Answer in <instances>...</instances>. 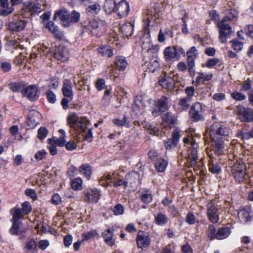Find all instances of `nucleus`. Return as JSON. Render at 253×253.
I'll use <instances>...</instances> for the list:
<instances>
[{"mask_svg": "<svg viewBox=\"0 0 253 253\" xmlns=\"http://www.w3.org/2000/svg\"><path fill=\"white\" fill-rule=\"evenodd\" d=\"M124 36L128 37L131 36L133 30V24L130 22H126L120 28Z\"/></svg>", "mask_w": 253, "mask_h": 253, "instance_id": "nucleus-29", "label": "nucleus"}, {"mask_svg": "<svg viewBox=\"0 0 253 253\" xmlns=\"http://www.w3.org/2000/svg\"><path fill=\"white\" fill-rule=\"evenodd\" d=\"M155 105L160 111H166L168 108V98L163 96L155 101Z\"/></svg>", "mask_w": 253, "mask_h": 253, "instance_id": "nucleus-28", "label": "nucleus"}, {"mask_svg": "<svg viewBox=\"0 0 253 253\" xmlns=\"http://www.w3.org/2000/svg\"><path fill=\"white\" fill-rule=\"evenodd\" d=\"M238 217L241 221L247 222L251 220V214L249 209H243L238 212Z\"/></svg>", "mask_w": 253, "mask_h": 253, "instance_id": "nucleus-33", "label": "nucleus"}, {"mask_svg": "<svg viewBox=\"0 0 253 253\" xmlns=\"http://www.w3.org/2000/svg\"><path fill=\"white\" fill-rule=\"evenodd\" d=\"M80 14L79 12L74 11L69 15V19L73 23H77L79 21Z\"/></svg>", "mask_w": 253, "mask_h": 253, "instance_id": "nucleus-59", "label": "nucleus"}, {"mask_svg": "<svg viewBox=\"0 0 253 253\" xmlns=\"http://www.w3.org/2000/svg\"><path fill=\"white\" fill-rule=\"evenodd\" d=\"M219 62V59L217 58L209 59L206 63V67L209 68H212Z\"/></svg>", "mask_w": 253, "mask_h": 253, "instance_id": "nucleus-60", "label": "nucleus"}, {"mask_svg": "<svg viewBox=\"0 0 253 253\" xmlns=\"http://www.w3.org/2000/svg\"><path fill=\"white\" fill-rule=\"evenodd\" d=\"M84 201L90 204L96 203L100 198V192L96 188L88 189L84 192Z\"/></svg>", "mask_w": 253, "mask_h": 253, "instance_id": "nucleus-11", "label": "nucleus"}, {"mask_svg": "<svg viewBox=\"0 0 253 253\" xmlns=\"http://www.w3.org/2000/svg\"><path fill=\"white\" fill-rule=\"evenodd\" d=\"M12 222V226L9 229L10 233L12 235H17L18 234L19 231V225H20V221H11Z\"/></svg>", "mask_w": 253, "mask_h": 253, "instance_id": "nucleus-47", "label": "nucleus"}, {"mask_svg": "<svg viewBox=\"0 0 253 253\" xmlns=\"http://www.w3.org/2000/svg\"><path fill=\"white\" fill-rule=\"evenodd\" d=\"M238 136L243 140H247L253 138V133L251 130L247 132H244L243 131L240 130L238 132Z\"/></svg>", "mask_w": 253, "mask_h": 253, "instance_id": "nucleus-48", "label": "nucleus"}, {"mask_svg": "<svg viewBox=\"0 0 253 253\" xmlns=\"http://www.w3.org/2000/svg\"><path fill=\"white\" fill-rule=\"evenodd\" d=\"M118 0H105L103 9L107 14H110L115 11L117 1Z\"/></svg>", "mask_w": 253, "mask_h": 253, "instance_id": "nucleus-24", "label": "nucleus"}, {"mask_svg": "<svg viewBox=\"0 0 253 253\" xmlns=\"http://www.w3.org/2000/svg\"><path fill=\"white\" fill-rule=\"evenodd\" d=\"M87 27L92 35L99 36L105 31L106 23L102 19L95 18L90 21Z\"/></svg>", "mask_w": 253, "mask_h": 253, "instance_id": "nucleus-5", "label": "nucleus"}, {"mask_svg": "<svg viewBox=\"0 0 253 253\" xmlns=\"http://www.w3.org/2000/svg\"><path fill=\"white\" fill-rule=\"evenodd\" d=\"M141 200L145 204L150 203L152 201V195L151 192L146 190L141 196Z\"/></svg>", "mask_w": 253, "mask_h": 253, "instance_id": "nucleus-45", "label": "nucleus"}, {"mask_svg": "<svg viewBox=\"0 0 253 253\" xmlns=\"http://www.w3.org/2000/svg\"><path fill=\"white\" fill-rule=\"evenodd\" d=\"M145 104L141 95H137L132 106V112L135 116H139L144 112Z\"/></svg>", "mask_w": 253, "mask_h": 253, "instance_id": "nucleus-12", "label": "nucleus"}, {"mask_svg": "<svg viewBox=\"0 0 253 253\" xmlns=\"http://www.w3.org/2000/svg\"><path fill=\"white\" fill-rule=\"evenodd\" d=\"M114 63L116 68L120 71H124L128 65L126 57L122 56L116 57Z\"/></svg>", "mask_w": 253, "mask_h": 253, "instance_id": "nucleus-26", "label": "nucleus"}, {"mask_svg": "<svg viewBox=\"0 0 253 253\" xmlns=\"http://www.w3.org/2000/svg\"><path fill=\"white\" fill-rule=\"evenodd\" d=\"M26 84L24 82H13L9 84L10 89L13 92H21L25 89Z\"/></svg>", "mask_w": 253, "mask_h": 253, "instance_id": "nucleus-31", "label": "nucleus"}, {"mask_svg": "<svg viewBox=\"0 0 253 253\" xmlns=\"http://www.w3.org/2000/svg\"><path fill=\"white\" fill-rule=\"evenodd\" d=\"M21 211L24 214H29L32 211V207L28 202H24L21 204Z\"/></svg>", "mask_w": 253, "mask_h": 253, "instance_id": "nucleus-52", "label": "nucleus"}, {"mask_svg": "<svg viewBox=\"0 0 253 253\" xmlns=\"http://www.w3.org/2000/svg\"><path fill=\"white\" fill-rule=\"evenodd\" d=\"M54 55L56 59L61 62H65L69 59L68 50L62 45L57 46L55 48Z\"/></svg>", "mask_w": 253, "mask_h": 253, "instance_id": "nucleus-18", "label": "nucleus"}, {"mask_svg": "<svg viewBox=\"0 0 253 253\" xmlns=\"http://www.w3.org/2000/svg\"><path fill=\"white\" fill-rule=\"evenodd\" d=\"M42 115L37 111L31 110L27 117V124L31 128H34L40 123Z\"/></svg>", "mask_w": 253, "mask_h": 253, "instance_id": "nucleus-15", "label": "nucleus"}, {"mask_svg": "<svg viewBox=\"0 0 253 253\" xmlns=\"http://www.w3.org/2000/svg\"><path fill=\"white\" fill-rule=\"evenodd\" d=\"M48 133V130L46 127H41L38 130V137L42 140L47 136Z\"/></svg>", "mask_w": 253, "mask_h": 253, "instance_id": "nucleus-51", "label": "nucleus"}, {"mask_svg": "<svg viewBox=\"0 0 253 253\" xmlns=\"http://www.w3.org/2000/svg\"><path fill=\"white\" fill-rule=\"evenodd\" d=\"M212 78V74H206L204 73H198L196 78L195 83L197 85L204 84L206 82L210 81Z\"/></svg>", "mask_w": 253, "mask_h": 253, "instance_id": "nucleus-27", "label": "nucleus"}, {"mask_svg": "<svg viewBox=\"0 0 253 253\" xmlns=\"http://www.w3.org/2000/svg\"><path fill=\"white\" fill-rule=\"evenodd\" d=\"M163 125L164 127L171 128L175 122V118L170 113H167L162 116Z\"/></svg>", "mask_w": 253, "mask_h": 253, "instance_id": "nucleus-22", "label": "nucleus"}, {"mask_svg": "<svg viewBox=\"0 0 253 253\" xmlns=\"http://www.w3.org/2000/svg\"><path fill=\"white\" fill-rule=\"evenodd\" d=\"M159 84L164 88L169 90H172L175 86L173 78L166 73L164 74L159 80Z\"/></svg>", "mask_w": 253, "mask_h": 253, "instance_id": "nucleus-17", "label": "nucleus"}, {"mask_svg": "<svg viewBox=\"0 0 253 253\" xmlns=\"http://www.w3.org/2000/svg\"><path fill=\"white\" fill-rule=\"evenodd\" d=\"M79 171L81 174L84 175L87 179H89L92 171L90 167L87 164L80 166Z\"/></svg>", "mask_w": 253, "mask_h": 253, "instance_id": "nucleus-36", "label": "nucleus"}, {"mask_svg": "<svg viewBox=\"0 0 253 253\" xmlns=\"http://www.w3.org/2000/svg\"><path fill=\"white\" fill-rule=\"evenodd\" d=\"M232 43V47L234 50L240 51L243 48V42H239L238 40H233L231 41Z\"/></svg>", "mask_w": 253, "mask_h": 253, "instance_id": "nucleus-58", "label": "nucleus"}, {"mask_svg": "<svg viewBox=\"0 0 253 253\" xmlns=\"http://www.w3.org/2000/svg\"><path fill=\"white\" fill-rule=\"evenodd\" d=\"M112 179V176L110 173L104 174L100 179L99 183L104 187H107L109 185V180Z\"/></svg>", "mask_w": 253, "mask_h": 253, "instance_id": "nucleus-43", "label": "nucleus"}, {"mask_svg": "<svg viewBox=\"0 0 253 253\" xmlns=\"http://www.w3.org/2000/svg\"><path fill=\"white\" fill-rule=\"evenodd\" d=\"M221 207L215 201H211L207 205V215L208 219L213 223H216L219 220Z\"/></svg>", "mask_w": 253, "mask_h": 253, "instance_id": "nucleus-4", "label": "nucleus"}, {"mask_svg": "<svg viewBox=\"0 0 253 253\" xmlns=\"http://www.w3.org/2000/svg\"><path fill=\"white\" fill-rule=\"evenodd\" d=\"M67 121L70 127L78 131H85L89 123V121L85 118L79 116L75 113H71L68 115Z\"/></svg>", "mask_w": 253, "mask_h": 253, "instance_id": "nucleus-2", "label": "nucleus"}, {"mask_svg": "<svg viewBox=\"0 0 253 253\" xmlns=\"http://www.w3.org/2000/svg\"><path fill=\"white\" fill-rule=\"evenodd\" d=\"M22 95L31 101L37 100L39 96L37 86L35 85H26L25 89L23 90Z\"/></svg>", "mask_w": 253, "mask_h": 253, "instance_id": "nucleus-13", "label": "nucleus"}, {"mask_svg": "<svg viewBox=\"0 0 253 253\" xmlns=\"http://www.w3.org/2000/svg\"><path fill=\"white\" fill-rule=\"evenodd\" d=\"M49 242L47 240H42L39 242L38 247L40 249L45 250L49 247Z\"/></svg>", "mask_w": 253, "mask_h": 253, "instance_id": "nucleus-63", "label": "nucleus"}, {"mask_svg": "<svg viewBox=\"0 0 253 253\" xmlns=\"http://www.w3.org/2000/svg\"><path fill=\"white\" fill-rule=\"evenodd\" d=\"M185 221L190 225L194 224L196 222V218L193 212H188L186 217Z\"/></svg>", "mask_w": 253, "mask_h": 253, "instance_id": "nucleus-54", "label": "nucleus"}, {"mask_svg": "<svg viewBox=\"0 0 253 253\" xmlns=\"http://www.w3.org/2000/svg\"><path fill=\"white\" fill-rule=\"evenodd\" d=\"M10 213L12 215L11 221H19V220L22 219L24 217L23 213L21 211L20 208L18 207H15L10 210Z\"/></svg>", "mask_w": 253, "mask_h": 253, "instance_id": "nucleus-30", "label": "nucleus"}, {"mask_svg": "<svg viewBox=\"0 0 253 253\" xmlns=\"http://www.w3.org/2000/svg\"><path fill=\"white\" fill-rule=\"evenodd\" d=\"M65 141L66 138L64 137H60L59 138L53 137L48 139V142H53L55 145L59 147L63 146L65 145Z\"/></svg>", "mask_w": 253, "mask_h": 253, "instance_id": "nucleus-46", "label": "nucleus"}, {"mask_svg": "<svg viewBox=\"0 0 253 253\" xmlns=\"http://www.w3.org/2000/svg\"><path fill=\"white\" fill-rule=\"evenodd\" d=\"M129 11V3L126 0H122L117 4L115 12L117 13L118 16L120 18L126 16Z\"/></svg>", "mask_w": 253, "mask_h": 253, "instance_id": "nucleus-16", "label": "nucleus"}, {"mask_svg": "<svg viewBox=\"0 0 253 253\" xmlns=\"http://www.w3.org/2000/svg\"><path fill=\"white\" fill-rule=\"evenodd\" d=\"M252 81L248 78L244 81L241 85V90L246 91L249 90L251 88Z\"/></svg>", "mask_w": 253, "mask_h": 253, "instance_id": "nucleus-57", "label": "nucleus"}, {"mask_svg": "<svg viewBox=\"0 0 253 253\" xmlns=\"http://www.w3.org/2000/svg\"><path fill=\"white\" fill-rule=\"evenodd\" d=\"M59 18L62 23L64 27H67L69 25V22L68 19H69V15L68 13L66 11L60 10L56 12L54 16V19Z\"/></svg>", "mask_w": 253, "mask_h": 253, "instance_id": "nucleus-25", "label": "nucleus"}, {"mask_svg": "<svg viewBox=\"0 0 253 253\" xmlns=\"http://www.w3.org/2000/svg\"><path fill=\"white\" fill-rule=\"evenodd\" d=\"M136 240L137 247L143 250L148 249L151 245L149 235L144 231H138Z\"/></svg>", "mask_w": 253, "mask_h": 253, "instance_id": "nucleus-10", "label": "nucleus"}, {"mask_svg": "<svg viewBox=\"0 0 253 253\" xmlns=\"http://www.w3.org/2000/svg\"><path fill=\"white\" fill-rule=\"evenodd\" d=\"M8 5V0H0V15L6 16L13 12V8Z\"/></svg>", "mask_w": 253, "mask_h": 253, "instance_id": "nucleus-23", "label": "nucleus"}, {"mask_svg": "<svg viewBox=\"0 0 253 253\" xmlns=\"http://www.w3.org/2000/svg\"><path fill=\"white\" fill-rule=\"evenodd\" d=\"M164 56L166 60L173 59L178 60L179 55L176 50V46H169L164 50Z\"/></svg>", "mask_w": 253, "mask_h": 253, "instance_id": "nucleus-20", "label": "nucleus"}, {"mask_svg": "<svg viewBox=\"0 0 253 253\" xmlns=\"http://www.w3.org/2000/svg\"><path fill=\"white\" fill-rule=\"evenodd\" d=\"M159 62L157 60H154L149 63L148 68L151 72H154L159 68Z\"/></svg>", "mask_w": 253, "mask_h": 253, "instance_id": "nucleus-62", "label": "nucleus"}, {"mask_svg": "<svg viewBox=\"0 0 253 253\" xmlns=\"http://www.w3.org/2000/svg\"><path fill=\"white\" fill-rule=\"evenodd\" d=\"M25 195L30 197L33 200H36L37 199V195L35 190L28 188L25 191Z\"/></svg>", "mask_w": 253, "mask_h": 253, "instance_id": "nucleus-56", "label": "nucleus"}, {"mask_svg": "<svg viewBox=\"0 0 253 253\" xmlns=\"http://www.w3.org/2000/svg\"><path fill=\"white\" fill-rule=\"evenodd\" d=\"M211 139V151L216 155L223 152V139L229 134V129L219 122L213 123L207 129Z\"/></svg>", "mask_w": 253, "mask_h": 253, "instance_id": "nucleus-1", "label": "nucleus"}, {"mask_svg": "<svg viewBox=\"0 0 253 253\" xmlns=\"http://www.w3.org/2000/svg\"><path fill=\"white\" fill-rule=\"evenodd\" d=\"M168 165V162L167 160L162 158H158L155 164V166L158 171L163 172L166 169Z\"/></svg>", "mask_w": 253, "mask_h": 253, "instance_id": "nucleus-32", "label": "nucleus"}, {"mask_svg": "<svg viewBox=\"0 0 253 253\" xmlns=\"http://www.w3.org/2000/svg\"><path fill=\"white\" fill-rule=\"evenodd\" d=\"M100 10V6L99 4L94 3L89 6L86 8L87 12L91 15L97 14Z\"/></svg>", "mask_w": 253, "mask_h": 253, "instance_id": "nucleus-44", "label": "nucleus"}, {"mask_svg": "<svg viewBox=\"0 0 253 253\" xmlns=\"http://www.w3.org/2000/svg\"><path fill=\"white\" fill-rule=\"evenodd\" d=\"M113 231L114 230L113 229H108L103 233V237L104 240L106 244L109 246H113L114 243V241L112 238Z\"/></svg>", "mask_w": 253, "mask_h": 253, "instance_id": "nucleus-34", "label": "nucleus"}, {"mask_svg": "<svg viewBox=\"0 0 253 253\" xmlns=\"http://www.w3.org/2000/svg\"><path fill=\"white\" fill-rule=\"evenodd\" d=\"M204 112L202 104L200 102H196L191 106L189 115L193 121L198 122L204 120Z\"/></svg>", "mask_w": 253, "mask_h": 253, "instance_id": "nucleus-8", "label": "nucleus"}, {"mask_svg": "<svg viewBox=\"0 0 253 253\" xmlns=\"http://www.w3.org/2000/svg\"><path fill=\"white\" fill-rule=\"evenodd\" d=\"M232 97L237 101H242L246 99L245 95L238 91H234L231 94Z\"/></svg>", "mask_w": 253, "mask_h": 253, "instance_id": "nucleus-55", "label": "nucleus"}, {"mask_svg": "<svg viewBox=\"0 0 253 253\" xmlns=\"http://www.w3.org/2000/svg\"><path fill=\"white\" fill-rule=\"evenodd\" d=\"M98 236L97 231L93 229L82 234V241H86L91 238L98 237Z\"/></svg>", "mask_w": 253, "mask_h": 253, "instance_id": "nucleus-41", "label": "nucleus"}, {"mask_svg": "<svg viewBox=\"0 0 253 253\" xmlns=\"http://www.w3.org/2000/svg\"><path fill=\"white\" fill-rule=\"evenodd\" d=\"M238 14L239 13L236 10L231 9L228 15L222 19H225V21L228 22L234 18H236L238 16Z\"/></svg>", "mask_w": 253, "mask_h": 253, "instance_id": "nucleus-49", "label": "nucleus"}, {"mask_svg": "<svg viewBox=\"0 0 253 253\" xmlns=\"http://www.w3.org/2000/svg\"><path fill=\"white\" fill-rule=\"evenodd\" d=\"M231 233V230L228 227H220L216 230L213 225L210 224L207 231V236L208 238L211 240L215 239L220 240L228 237Z\"/></svg>", "mask_w": 253, "mask_h": 253, "instance_id": "nucleus-3", "label": "nucleus"}, {"mask_svg": "<svg viewBox=\"0 0 253 253\" xmlns=\"http://www.w3.org/2000/svg\"><path fill=\"white\" fill-rule=\"evenodd\" d=\"M187 57L195 58L198 54V51L195 46H192L186 52Z\"/></svg>", "mask_w": 253, "mask_h": 253, "instance_id": "nucleus-61", "label": "nucleus"}, {"mask_svg": "<svg viewBox=\"0 0 253 253\" xmlns=\"http://www.w3.org/2000/svg\"><path fill=\"white\" fill-rule=\"evenodd\" d=\"M37 244L34 239H31L28 241L24 248L26 252H33L37 250Z\"/></svg>", "mask_w": 253, "mask_h": 253, "instance_id": "nucleus-40", "label": "nucleus"}, {"mask_svg": "<svg viewBox=\"0 0 253 253\" xmlns=\"http://www.w3.org/2000/svg\"><path fill=\"white\" fill-rule=\"evenodd\" d=\"M235 112L241 122H251L253 121V111L250 108L239 105L237 107Z\"/></svg>", "mask_w": 253, "mask_h": 253, "instance_id": "nucleus-7", "label": "nucleus"}, {"mask_svg": "<svg viewBox=\"0 0 253 253\" xmlns=\"http://www.w3.org/2000/svg\"><path fill=\"white\" fill-rule=\"evenodd\" d=\"M113 212L116 216L122 215L124 213V207L122 204H118L113 208Z\"/></svg>", "mask_w": 253, "mask_h": 253, "instance_id": "nucleus-50", "label": "nucleus"}, {"mask_svg": "<svg viewBox=\"0 0 253 253\" xmlns=\"http://www.w3.org/2000/svg\"><path fill=\"white\" fill-rule=\"evenodd\" d=\"M155 221L158 225L164 226L168 222V217L166 214L161 212L155 216Z\"/></svg>", "mask_w": 253, "mask_h": 253, "instance_id": "nucleus-35", "label": "nucleus"}, {"mask_svg": "<svg viewBox=\"0 0 253 253\" xmlns=\"http://www.w3.org/2000/svg\"><path fill=\"white\" fill-rule=\"evenodd\" d=\"M46 27L51 32L54 34H56L58 30V27L52 21L48 22L46 25Z\"/></svg>", "mask_w": 253, "mask_h": 253, "instance_id": "nucleus-64", "label": "nucleus"}, {"mask_svg": "<svg viewBox=\"0 0 253 253\" xmlns=\"http://www.w3.org/2000/svg\"><path fill=\"white\" fill-rule=\"evenodd\" d=\"M27 22L25 19H20L18 20L10 22L8 26L10 29L14 31H20L23 30Z\"/></svg>", "mask_w": 253, "mask_h": 253, "instance_id": "nucleus-21", "label": "nucleus"}, {"mask_svg": "<svg viewBox=\"0 0 253 253\" xmlns=\"http://www.w3.org/2000/svg\"><path fill=\"white\" fill-rule=\"evenodd\" d=\"M62 91L64 96L69 98L70 101L72 100L74 96L72 84L68 79H65L63 82Z\"/></svg>", "mask_w": 253, "mask_h": 253, "instance_id": "nucleus-19", "label": "nucleus"}, {"mask_svg": "<svg viewBox=\"0 0 253 253\" xmlns=\"http://www.w3.org/2000/svg\"><path fill=\"white\" fill-rule=\"evenodd\" d=\"M98 51L99 53L104 56L110 57L113 55L112 49L110 46H101L98 48Z\"/></svg>", "mask_w": 253, "mask_h": 253, "instance_id": "nucleus-38", "label": "nucleus"}, {"mask_svg": "<svg viewBox=\"0 0 253 253\" xmlns=\"http://www.w3.org/2000/svg\"><path fill=\"white\" fill-rule=\"evenodd\" d=\"M46 97L48 101L51 103H54L56 101V96L55 94L51 90H48L46 92Z\"/></svg>", "mask_w": 253, "mask_h": 253, "instance_id": "nucleus-53", "label": "nucleus"}, {"mask_svg": "<svg viewBox=\"0 0 253 253\" xmlns=\"http://www.w3.org/2000/svg\"><path fill=\"white\" fill-rule=\"evenodd\" d=\"M113 123L117 126H126L129 127V121H128V118L125 116H124L122 120L119 119H115L113 120Z\"/></svg>", "mask_w": 253, "mask_h": 253, "instance_id": "nucleus-39", "label": "nucleus"}, {"mask_svg": "<svg viewBox=\"0 0 253 253\" xmlns=\"http://www.w3.org/2000/svg\"><path fill=\"white\" fill-rule=\"evenodd\" d=\"M217 25L219 29V40L221 42L224 43L227 41L228 37L232 33L231 27L228 22L225 21V19L218 21Z\"/></svg>", "mask_w": 253, "mask_h": 253, "instance_id": "nucleus-6", "label": "nucleus"}, {"mask_svg": "<svg viewBox=\"0 0 253 253\" xmlns=\"http://www.w3.org/2000/svg\"><path fill=\"white\" fill-rule=\"evenodd\" d=\"M232 174L238 182H242L245 179L246 166L243 163H236L232 168Z\"/></svg>", "mask_w": 253, "mask_h": 253, "instance_id": "nucleus-9", "label": "nucleus"}, {"mask_svg": "<svg viewBox=\"0 0 253 253\" xmlns=\"http://www.w3.org/2000/svg\"><path fill=\"white\" fill-rule=\"evenodd\" d=\"M71 187L76 191L81 190L83 189L82 179L80 177L73 179L71 181Z\"/></svg>", "mask_w": 253, "mask_h": 253, "instance_id": "nucleus-42", "label": "nucleus"}, {"mask_svg": "<svg viewBox=\"0 0 253 253\" xmlns=\"http://www.w3.org/2000/svg\"><path fill=\"white\" fill-rule=\"evenodd\" d=\"M190 101V98L188 97L180 99L177 104L179 106V109L180 111L187 110L189 107Z\"/></svg>", "mask_w": 253, "mask_h": 253, "instance_id": "nucleus-37", "label": "nucleus"}, {"mask_svg": "<svg viewBox=\"0 0 253 253\" xmlns=\"http://www.w3.org/2000/svg\"><path fill=\"white\" fill-rule=\"evenodd\" d=\"M198 144L195 142H191L190 147L188 150V160L192 167L195 166L197 163Z\"/></svg>", "mask_w": 253, "mask_h": 253, "instance_id": "nucleus-14", "label": "nucleus"}]
</instances>
